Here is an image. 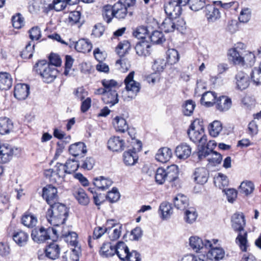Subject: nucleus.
<instances>
[{"mask_svg": "<svg viewBox=\"0 0 261 261\" xmlns=\"http://www.w3.org/2000/svg\"><path fill=\"white\" fill-rule=\"evenodd\" d=\"M195 181L200 185L205 184L209 177L208 171L204 167L197 168L193 174Z\"/></svg>", "mask_w": 261, "mask_h": 261, "instance_id": "19", "label": "nucleus"}, {"mask_svg": "<svg viewBox=\"0 0 261 261\" xmlns=\"http://www.w3.org/2000/svg\"><path fill=\"white\" fill-rule=\"evenodd\" d=\"M37 222V218L33 215L26 213L21 218V223L28 227H33Z\"/></svg>", "mask_w": 261, "mask_h": 261, "instance_id": "44", "label": "nucleus"}, {"mask_svg": "<svg viewBox=\"0 0 261 261\" xmlns=\"http://www.w3.org/2000/svg\"><path fill=\"white\" fill-rule=\"evenodd\" d=\"M46 213L48 222L54 226H59L64 223L68 216V211L66 205L60 202L49 204Z\"/></svg>", "mask_w": 261, "mask_h": 261, "instance_id": "2", "label": "nucleus"}, {"mask_svg": "<svg viewBox=\"0 0 261 261\" xmlns=\"http://www.w3.org/2000/svg\"><path fill=\"white\" fill-rule=\"evenodd\" d=\"M244 53L239 51L236 48H231L228 51L229 60L235 65H244L245 64Z\"/></svg>", "mask_w": 261, "mask_h": 261, "instance_id": "24", "label": "nucleus"}, {"mask_svg": "<svg viewBox=\"0 0 261 261\" xmlns=\"http://www.w3.org/2000/svg\"><path fill=\"white\" fill-rule=\"evenodd\" d=\"M185 25V22L182 19H178L167 17L162 22L160 28L166 33L172 32L175 29L180 30V27L182 28Z\"/></svg>", "mask_w": 261, "mask_h": 261, "instance_id": "7", "label": "nucleus"}, {"mask_svg": "<svg viewBox=\"0 0 261 261\" xmlns=\"http://www.w3.org/2000/svg\"><path fill=\"white\" fill-rule=\"evenodd\" d=\"M166 169L163 168H159L155 173V181L159 185L163 184L166 180L167 177L166 176Z\"/></svg>", "mask_w": 261, "mask_h": 261, "instance_id": "54", "label": "nucleus"}, {"mask_svg": "<svg viewBox=\"0 0 261 261\" xmlns=\"http://www.w3.org/2000/svg\"><path fill=\"white\" fill-rule=\"evenodd\" d=\"M197 216L196 209L193 207H189L185 210L184 220L188 223H193Z\"/></svg>", "mask_w": 261, "mask_h": 261, "instance_id": "45", "label": "nucleus"}, {"mask_svg": "<svg viewBox=\"0 0 261 261\" xmlns=\"http://www.w3.org/2000/svg\"><path fill=\"white\" fill-rule=\"evenodd\" d=\"M61 248L58 243L54 241L48 244L44 250L45 256L49 259L55 260L59 258Z\"/></svg>", "mask_w": 261, "mask_h": 261, "instance_id": "15", "label": "nucleus"}, {"mask_svg": "<svg viewBox=\"0 0 261 261\" xmlns=\"http://www.w3.org/2000/svg\"><path fill=\"white\" fill-rule=\"evenodd\" d=\"M128 134L131 138V144L134 146V149L137 150H140L142 148V143L140 141L137 140L135 138L136 131L134 128H129L126 130Z\"/></svg>", "mask_w": 261, "mask_h": 261, "instance_id": "49", "label": "nucleus"}, {"mask_svg": "<svg viewBox=\"0 0 261 261\" xmlns=\"http://www.w3.org/2000/svg\"><path fill=\"white\" fill-rule=\"evenodd\" d=\"M166 169L167 181L173 182L177 179L178 176V168L176 165H172L168 166Z\"/></svg>", "mask_w": 261, "mask_h": 261, "instance_id": "42", "label": "nucleus"}, {"mask_svg": "<svg viewBox=\"0 0 261 261\" xmlns=\"http://www.w3.org/2000/svg\"><path fill=\"white\" fill-rule=\"evenodd\" d=\"M136 54L141 57H146L150 54L151 45L150 43L145 40L138 42L135 46Z\"/></svg>", "mask_w": 261, "mask_h": 261, "instance_id": "21", "label": "nucleus"}, {"mask_svg": "<svg viewBox=\"0 0 261 261\" xmlns=\"http://www.w3.org/2000/svg\"><path fill=\"white\" fill-rule=\"evenodd\" d=\"M189 241L191 248L196 252L204 249L207 250L213 245V243L210 240H203L197 236L191 237Z\"/></svg>", "mask_w": 261, "mask_h": 261, "instance_id": "8", "label": "nucleus"}, {"mask_svg": "<svg viewBox=\"0 0 261 261\" xmlns=\"http://www.w3.org/2000/svg\"><path fill=\"white\" fill-rule=\"evenodd\" d=\"M150 41L154 44H161L165 41V38L161 31H154L149 36Z\"/></svg>", "mask_w": 261, "mask_h": 261, "instance_id": "52", "label": "nucleus"}, {"mask_svg": "<svg viewBox=\"0 0 261 261\" xmlns=\"http://www.w3.org/2000/svg\"><path fill=\"white\" fill-rule=\"evenodd\" d=\"M215 5L220 6L224 9L227 10L232 8L236 10L239 6V3L236 1H231L228 3L223 2L222 1H218L214 2Z\"/></svg>", "mask_w": 261, "mask_h": 261, "instance_id": "61", "label": "nucleus"}, {"mask_svg": "<svg viewBox=\"0 0 261 261\" xmlns=\"http://www.w3.org/2000/svg\"><path fill=\"white\" fill-rule=\"evenodd\" d=\"M99 254L103 257H110L115 254V246H113L111 243H104L100 247Z\"/></svg>", "mask_w": 261, "mask_h": 261, "instance_id": "41", "label": "nucleus"}, {"mask_svg": "<svg viewBox=\"0 0 261 261\" xmlns=\"http://www.w3.org/2000/svg\"><path fill=\"white\" fill-rule=\"evenodd\" d=\"M69 151L73 156H83L87 152L86 146L83 142H77L70 146Z\"/></svg>", "mask_w": 261, "mask_h": 261, "instance_id": "23", "label": "nucleus"}, {"mask_svg": "<svg viewBox=\"0 0 261 261\" xmlns=\"http://www.w3.org/2000/svg\"><path fill=\"white\" fill-rule=\"evenodd\" d=\"M206 0H190L189 8L194 11L202 9L206 5Z\"/></svg>", "mask_w": 261, "mask_h": 261, "instance_id": "59", "label": "nucleus"}, {"mask_svg": "<svg viewBox=\"0 0 261 261\" xmlns=\"http://www.w3.org/2000/svg\"><path fill=\"white\" fill-rule=\"evenodd\" d=\"M208 249H210L206 253V258L207 259L214 260L219 261L223 259L225 255V251L221 247H210Z\"/></svg>", "mask_w": 261, "mask_h": 261, "instance_id": "17", "label": "nucleus"}, {"mask_svg": "<svg viewBox=\"0 0 261 261\" xmlns=\"http://www.w3.org/2000/svg\"><path fill=\"white\" fill-rule=\"evenodd\" d=\"M254 190V185L251 181L245 180L241 182L239 191L240 194L246 196L251 195Z\"/></svg>", "mask_w": 261, "mask_h": 261, "instance_id": "36", "label": "nucleus"}, {"mask_svg": "<svg viewBox=\"0 0 261 261\" xmlns=\"http://www.w3.org/2000/svg\"><path fill=\"white\" fill-rule=\"evenodd\" d=\"M129 251L128 247L123 242H119L115 246V254L121 260L126 261Z\"/></svg>", "mask_w": 261, "mask_h": 261, "instance_id": "32", "label": "nucleus"}, {"mask_svg": "<svg viewBox=\"0 0 261 261\" xmlns=\"http://www.w3.org/2000/svg\"><path fill=\"white\" fill-rule=\"evenodd\" d=\"M172 155V150L168 147H163L158 150L155 155L156 160L161 163H166Z\"/></svg>", "mask_w": 261, "mask_h": 261, "instance_id": "31", "label": "nucleus"}, {"mask_svg": "<svg viewBox=\"0 0 261 261\" xmlns=\"http://www.w3.org/2000/svg\"><path fill=\"white\" fill-rule=\"evenodd\" d=\"M12 78L8 72H0V89L3 90L9 89L12 85Z\"/></svg>", "mask_w": 261, "mask_h": 261, "instance_id": "33", "label": "nucleus"}, {"mask_svg": "<svg viewBox=\"0 0 261 261\" xmlns=\"http://www.w3.org/2000/svg\"><path fill=\"white\" fill-rule=\"evenodd\" d=\"M7 233L20 246L25 245L29 239V234L27 232L20 229L13 231L11 226L8 227Z\"/></svg>", "mask_w": 261, "mask_h": 261, "instance_id": "9", "label": "nucleus"}, {"mask_svg": "<svg viewBox=\"0 0 261 261\" xmlns=\"http://www.w3.org/2000/svg\"><path fill=\"white\" fill-rule=\"evenodd\" d=\"M59 230L54 227L45 228L40 227L32 230L31 237L34 242L41 243L49 239L54 240L57 239L59 235Z\"/></svg>", "mask_w": 261, "mask_h": 261, "instance_id": "3", "label": "nucleus"}, {"mask_svg": "<svg viewBox=\"0 0 261 261\" xmlns=\"http://www.w3.org/2000/svg\"><path fill=\"white\" fill-rule=\"evenodd\" d=\"M172 208L169 202L164 201L161 203L159 207V213L161 215V217L162 219L165 220L168 219L172 215Z\"/></svg>", "mask_w": 261, "mask_h": 261, "instance_id": "35", "label": "nucleus"}, {"mask_svg": "<svg viewBox=\"0 0 261 261\" xmlns=\"http://www.w3.org/2000/svg\"><path fill=\"white\" fill-rule=\"evenodd\" d=\"M56 170L55 172L56 176H58L59 179L62 181L66 173V168L65 164L63 165L61 163H58L55 166Z\"/></svg>", "mask_w": 261, "mask_h": 261, "instance_id": "62", "label": "nucleus"}, {"mask_svg": "<svg viewBox=\"0 0 261 261\" xmlns=\"http://www.w3.org/2000/svg\"><path fill=\"white\" fill-rule=\"evenodd\" d=\"M175 154L178 159L185 160L191 154V148L187 144L182 143L176 147Z\"/></svg>", "mask_w": 261, "mask_h": 261, "instance_id": "26", "label": "nucleus"}, {"mask_svg": "<svg viewBox=\"0 0 261 261\" xmlns=\"http://www.w3.org/2000/svg\"><path fill=\"white\" fill-rule=\"evenodd\" d=\"M73 195L80 204L86 205L89 203V198L83 189H79L75 190Z\"/></svg>", "mask_w": 261, "mask_h": 261, "instance_id": "43", "label": "nucleus"}, {"mask_svg": "<svg viewBox=\"0 0 261 261\" xmlns=\"http://www.w3.org/2000/svg\"><path fill=\"white\" fill-rule=\"evenodd\" d=\"M232 227L236 232H239L235 242L240 249L246 252L248 247L247 232L244 230L246 223L245 217L243 213H235L231 218Z\"/></svg>", "mask_w": 261, "mask_h": 261, "instance_id": "1", "label": "nucleus"}, {"mask_svg": "<svg viewBox=\"0 0 261 261\" xmlns=\"http://www.w3.org/2000/svg\"><path fill=\"white\" fill-rule=\"evenodd\" d=\"M13 123L11 120L6 117L0 118V134H9L13 129Z\"/></svg>", "mask_w": 261, "mask_h": 261, "instance_id": "34", "label": "nucleus"}, {"mask_svg": "<svg viewBox=\"0 0 261 261\" xmlns=\"http://www.w3.org/2000/svg\"><path fill=\"white\" fill-rule=\"evenodd\" d=\"M222 129V124L220 121L215 120L210 125L209 132L211 136L217 137Z\"/></svg>", "mask_w": 261, "mask_h": 261, "instance_id": "51", "label": "nucleus"}, {"mask_svg": "<svg viewBox=\"0 0 261 261\" xmlns=\"http://www.w3.org/2000/svg\"><path fill=\"white\" fill-rule=\"evenodd\" d=\"M216 108L220 112L228 110L231 106V100L226 96H220L215 103Z\"/></svg>", "mask_w": 261, "mask_h": 261, "instance_id": "28", "label": "nucleus"}, {"mask_svg": "<svg viewBox=\"0 0 261 261\" xmlns=\"http://www.w3.org/2000/svg\"><path fill=\"white\" fill-rule=\"evenodd\" d=\"M102 16L107 22L110 23L112 18L115 17L113 5L105 6L103 8Z\"/></svg>", "mask_w": 261, "mask_h": 261, "instance_id": "50", "label": "nucleus"}, {"mask_svg": "<svg viewBox=\"0 0 261 261\" xmlns=\"http://www.w3.org/2000/svg\"><path fill=\"white\" fill-rule=\"evenodd\" d=\"M65 165L66 168V173L71 174L77 170L80 166V164L73 159H69L66 161Z\"/></svg>", "mask_w": 261, "mask_h": 261, "instance_id": "56", "label": "nucleus"}, {"mask_svg": "<svg viewBox=\"0 0 261 261\" xmlns=\"http://www.w3.org/2000/svg\"><path fill=\"white\" fill-rule=\"evenodd\" d=\"M148 30L147 27L142 25L137 27L133 32V34L135 37L138 39H144L148 35Z\"/></svg>", "mask_w": 261, "mask_h": 261, "instance_id": "58", "label": "nucleus"}, {"mask_svg": "<svg viewBox=\"0 0 261 261\" xmlns=\"http://www.w3.org/2000/svg\"><path fill=\"white\" fill-rule=\"evenodd\" d=\"M130 43L127 40L120 42L116 48V52L119 57H122L128 53L130 49Z\"/></svg>", "mask_w": 261, "mask_h": 261, "instance_id": "46", "label": "nucleus"}, {"mask_svg": "<svg viewBox=\"0 0 261 261\" xmlns=\"http://www.w3.org/2000/svg\"><path fill=\"white\" fill-rule=\"evenodd\" d=\"M12 25L15 29H19L24 24V18L20 13H17L12 17Z\"/></svg>", "mask_w": 261, "mask_h": 261, "instance_id": "64", "label": "nucleus"}, {"mask_svg": "<svg viewBox=\"0 0 261 261\" xmlns=\"http://www.w3.org/2000/svg\"><path fill=\"white\" fill-rule=\"evenodd\" d=\"M134 71L130 72L124 80L126 89L132 93L130 96H128L131 99L134 98L136 96L141 88L140 84L134 80Z\"/></svg>", "mask_w": 261, "mask_h": 261, "instance_id": "10", "label": "nucleus"}, {"mask_svg": "<svg viewBox=\"0 0 261 261\" xmlns=\"http://www.w3.org/2000/svg\"><path fill=\"white\" fill-rule=\"evenodd\" d=\"M217 143L215 141H210L205 144L198 145V151L196 153L199 161H201L208 156L210 152H213V149L216 146Z\"/></svg>", "mask_w": 261, "mask_h": 261, "instance_id": "14", "label": "nucleus"}, {"mask_svg": "<svg viewBox=\"0 0 261 261\" xmlns=\"http://www.w3.org/2000/svg\"><path fill=\"white\" fill-rule=\"evenodd\" d=\"M61 235L69 245L74 247V248H78L77 234L76 232L64 229L61 231Z\"/></svg>", "mask_w": 261, "mask_h": 261, "instance_id": "25", "label": "nucleus"}, {"mask_svg": "<svg viewBox=\"0 0 261 261\" xmlns=\"http://www.w3.org/2000/svg\"><path fill=\"white\" fill-rule=\"evenodd\" d=\"M102 99L106 104L110 105L111 106H113L118 103L119 100L116 90L106 92L104 96H102Z\"/></svg>", "mask_w": 261, "mask_h": 261, "instance_id": "38", "label": "nucleus"}, {"mask_svg": "<svg viewBox=\"0 0 261 261\" xmlns=\"http://www.w3.org/2000/svg\"><path fill=\"white\" fill-rule=\"evenodd\" d=\"M167 60L168 63L174 64L176 63L179 59V55L178 51L174 48H170L166 52Z\"/></svg>", "mask_w": 261, "mask_h": 261, "instance_id": "48", "label": "nucleus"}, {"mask_svg": "<svg viewBox=\"0 0 261 261\" xmlns=\"http://www.w3.org/2000/svg\"><path fill=\"white\" fill-rule=\"evenodd\" d=\"M175 207L181 211H185L189 206V199L184 194H178L173 198Z\"/></svg>", "mask_w": 261, "mask_h": 261, "instance_id": "29", "label": "nucleus"}, {"mask_svg": "<svg viewBox=\"0 0 261 261\" xmlns=\"http://www.w3.org/2000/svg\"><path fill=\"white\" fill-rule=\"evenodd\" d=\"M92 44L88 40L85 39H80L75 44V49L83 53H89L91 50Z\"/></svg>", "mask_w": 261, "mask_h": 261, "instance_id": "37", "label": "nucleus"}, {"mask_svg": "<svg viewBox=\"0 0 261 261\" xmlns=\"http://www.w3.org/2000/svg\"><path fill=\"white\" fill-rule=\"evenodd\" d=\"M114 126L117 132L124 133L128 129V124L125 119L120 116H116L113 122Z\"/></svg>", "mask_w": 261, "mask_h": 261, "instance_id": "40", "label": "nucleus"}, {"mask_svg": "<svg viewBox=\"0 0 261 261\" xmlns=\"http://www.w3.org/2000/svg\"><path fill=\"white\" fill-rule=\"evenodd\" d=\"M113 7L115 18L119 20L125 19L133 15V12L128 10L125 5L118 1L113 5Z\"/></svg>", "mask_w": 261, "mask_h": 261, "instance_id": "13", "label": "nucleus"}, {"mask_svg": "<svg viewBox=\"0 0 261 261\" xmlns=\"http://www.w3.org/2000/svg\"><path fill=\"white\" fill-rule=\"evenodd\" d=\"M195 103L192 100H188L185 101L183 105V113L186 116H190L195 108Z\"/></svg>", "mask_w": 261, "mask_h": 261, "instance_id": "60", "label": "nucleus"}, {"mask_svg": "<svg viewBox=\"0 0 261 261\" xmlns=\"http://www.w3.org/2000/svg\"><path fill=\"white\" fill-rule=\"evenodd\" d=\"M35 45L32 44V42H30L26 46L21 53V56L23 59H30L33 56V50L34 49Z\"/></svg>", "mask_w": 261, "mask_h": 261, "instance_id": "63", "label": "nucleus"}, {"mask_svg": "<svg viewBox=\"0 0 261 261\" xmlns=\"http://www.w3.org/2000/svg\"><path fill=\"white\" fill-rule=\"evenodd\" d=\"M107 144L108 148L113 151H121L124 149L125 147L124 140L118 136L111 137Z\"/></svg>", "mask_w": 261, "mask_h": 261, "instance_id": "16", "label": "nucleus"}, {"mask_svg": "<svg viewBox=\"0 0 261 261\" xmlns=\"http://www.w3.org/2000/svg\"><path fill=\"white\" fill-rule=\"evenodd\" d=\"M235 79L237 87L238 89L244 90L249 85V76L243 71L238 72L236 75Z\"/></svg>", "mask_w": 261, "mask_h": 261, "instance_id": "22", "label": "nucleus"}, {"mask_svg": "<svg viewBox=\"0 0 261 261\" xmlns=\"http://www.w3.org/2000/svg\"><path fill=\"white\" fill-rule=\"evenodd\" d=\"M251 78L256 85L261 84V62L258 68H254L252 69Z\"/></svg>", "mask_w": 261, "mask_h": 261, "instance_id": "57", "label": "nucleus"}, {"mask_svg": "<svg viewBox=\"0 0 261 261\" xmlns=\"http://www.w3.org/2000/svg\"><path fill=\"white\" fill-rule=\"evenodd\" d=\"M20 149L14 147L12 146L5 143L0 146V160L3 163L9 162L14 155H17L20 153Z\"/></svg>", "mask_w": 261, "mask_h": 261, "instance_id": "6", "label": "nucleus"}, {"mask_svg": "<svg viewBox=\"0 0 261 261\" xmlns=\"http://www.w3.org/2000/svg\"><path fill=\"white\" fill-rule=\"evenodd\" d=\"M132 149H129L123 153V161L124 164L127 166L134 165L138 160L137 152L140 150L134 149V146H132Z\"/></svg>", "mask_w": 261, "mask_h": 261, "instance_id": "27", "label": "nucleus"}, {"mask_svg": "<svg viewBox=\"0 0 261 261\" xmlns=\"http://www.w3.org/2000/svg\"><path fill=\"white\" fill-rule=\"evenodd\" d=\"M207 160L213 166H217L220 164L222 160V156L219 153L216 151L210 152Z\"/></svg>", "mask_w": 261, "mask_h": 261, "instance_id": "55", "label": "nucleus"}, {"mask_svg": "<svg viewBox=\"0 0 261 261\" xmlns=\"http://www.w3.org/2000/svg\"><path fill=\"white\" fill-rule=\"evenodd\" d=\"M216 97V94L214 92H205L202 94L200 102L201 105L206 107H211L215 103Z\"/></svg>", "mask_w": 261, "mask_h": 261, "instance_id": "30", "label": "nucleus"}, {"mask_svg": "<svg viewBox=\"0 0 261 261\" xmlns=\"http://www.w3.org/2000/svg\"><path fill=\"white\" fill-rule=\"evenodd\" d=\"M164 10L168 17L176 19L181 14L182 8L175 0H172L165 4Z\"/></svg>", "mask_w": 261, "mask_h": 261, "instance_id": "12", "label": "nucleus"}, {"mask_svg": "<svg viewBox=\"0 0 261 261\" xmlns=\"http://www.w3.org/2000/svg\"><path fill=\"white\" fill-rule=\"evenodd\" d=\"M204 13L209 22H213L220 17V13L219 9L213 5H206Z\"/></svg>", "mask_w": 261, "mask_h": 261, "instance_id": "20", "label": "nucleus"}, {"mask_svg": "<svg viewBox=\"0 0 261 261\" xmlns=\"http://www.w3.org/2000/svg\"><path fill=\"white\" fill-rule=\"evenodd\" d=\"M57 188L52 185H47L42 189V197L48 204L56 202L58 200Z\"/></svg>", "mask_w": 261, "mask_h": 261, "instance_id": "11", "label": "nucleus"}, {"mask_svg": "<svg viewBox=\"0 0 261 261\" xmlns=\"http://www.w3.org/2000/svg\"><path fill=\"white\" fill-rule=\"evenodd\" d=\"M101 84L106 92L116 90L119 88L118 83L114 80L103 79L101 81Z\"/></svg>", "mask_w": 261, "mask_h": 261, "instance_id": "53", "label": "nucleus"}, {"mask_svg": "<svg viewBox=\"0 0 261 261\" xmlns=\"http://www.w3.org/2000/svg\"><path fill=\"white\" fill-rule=\"evenodd\" d=\"M80 248H73L69 252H66L62 256L63 261H78Z\"/></svg>", "mask_w": 261, "mask_h": 261, "instance_id": "47", "label": "nucleus"}, {"mask_svg": "<svg viewBox=\"0 0 261 261\" xmlns=\"http://www.w3.org/2000/svg\"><path fill=\"white\" fill-rule=\"evenodd\" d=\"M33 70L39 74L44 81L47 83L53 82L58 74L56 67H51L45 60L40 61L36 63Z\"/></svg>", "mask_w": 261, "mask_h": 261, "instance_id": "4", "label": "nucleus"}, {"mask_svg": "<svg viewBox=\"0 0 261 261\" xmlns=\"http://www.w3.org/2000/svg\"><path fill=\"white\" fill-rule=\"evenodd\" d=\"M190 139L195 143L205 144L206 136L204 134L203 127L199 124V120H195L191 124L187 132Z\"/></svg>", "mask_w": 261, "mask_h": 261, "instance_id": "5", "label": "nucleus"}, {"mask_svg": "<svg viewBox=\"0 0 261 261\" xmlns=\"http://www.w3.org/2000/svg\"><path fill=\"white\" fill-rule=\"evenodd\" d=\"M94 185L102 191L107 189L113 183L110 179L105 178L103 176L96 177L94 179Z\"/></svg>", "mask_w": 261, "mask_h": 261, "instance_id": "39", "label": "nucleus"}, {"mask_svg": "<svg viewBox=\"0 0 261 261\" xmlns=\"http://www.w3.org/2000/svg\"><path fill=\"white\" fill-rule=\"evenodd\" d=\"M30 93V87L25 84H17L14 88V95L18 100H24Z\"/></svg>", "mask_w": 261, "mask_h": 261, "instance_id": "18", "label": "nucleus"}]
</instances>
